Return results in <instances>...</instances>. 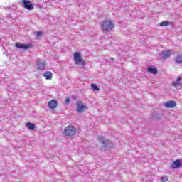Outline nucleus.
I'll use <instances>...</instances> for the list:
<instances>
[{"mask_svg":"<svg viewBox=\"0 0 182 182\" xmlns=\"http://www.w3.org/2000/svg\"><path fill=\"white\" fill-rule=\"evenodd\" d=\"M18 18V11L11 10L10 11L9 15L7 18H5L0 15V23H8L7 21H15Z\"/></svg>","mask_w":182,"mask_h":182,"instance_id":"1","label":"nucleus"},{"mask_svg":"<svg viewBox=\"0 0 182 182\" xmlns=\"http://www.w3.org/2000/svg\"><path fill=\"white\" fill-rule=\"evenodd\" d=\"M76 132H77V130L76 129L75 126L72 124L67 126L64 129V134L65 136H68V137H72V136H75V134H76Z\"/></svg>","mask_w":182,"mask_h":182,"instance_id":"2","label":"nucleus"},{"mask_svg":"<svg viewBox=\"0 0 182 182\" xmlns=\"http://www.w3.org/2000/svg\"><path fill=\"white\" fill-rule=\"evenodd\" d=\"M85 110H87V107L82 101H78L77 104V112L78 113H82Z\"/></svg>","mask_w":182,"mask_h":182,"instance_id":"3","label":"nucleus"},{"mask_svg":"<svg viewBox=\"0 0 182 182\" xmlns=\"http://www.w3.org/2000/svg\"><path fill=\"white\" fill-rule=\"evenodd\" d=\"M100 141H101V143H102V144H103L104 147H105V149L112 147V142L109 139H105L104 136H101L100 137Z\"/></svg>","mask_w":182,"mask_h":182,"instance_id":"4","label":"nucleus"},{"mask_svg":"<svg viewBox=\"0 0 182 182\" xmlns=\"http://www.w3.org/2000/svg\"><path fill=\"white\" fill-rule=\"evenodd\" d=\"M114 28V24L113 23H102V29L104 32H110L112 29Z\"/></svg>","mask_w":182,"mask_h":182,"instance_id":"5","label":"nucleus"},{"mask_svg":"<svg viewBox=\"0 0 182 182\" xmlns=\"http://www.w3.org/2000/svg\"><path fill=\"white\" fill-rule=\"evenodd\" d=\"M32 43H28V44H23L21 43H16V47L18 48V49H24V50H26V49H31V48H33Z\"/></svg>","mask_w":182,"mask_h":182,"instance_id":"6","label":"nucleus"},{"mask_svg":"<svg viewBox=\"0 0 182 182\" xmlns=\"http://www.w3.org/2000/svg\"><path fill=\"white\" fill-rule=\"evenodd\" d=\"M74 60H75L76 65L79 63H82V65H85V61L82 60V57L80 55V53L75 52L74 53Z\"/></svg>","mask_w":182,"mask_h":182,"instance_id":"7","label":"nucleus"},{"mask_svg":"<svg viewBox=\"0 0 182 182\" xmlns=\"http://www.w3.org/2000/svg\"><path fill=\"white\" fill-rule=\"evenodd\" d=\"M22 4L23 7L28 11H32L33 9V4L28 0H22Z\"/></svg>","mask_w":182,"mask_h":182,"instance_id":"8","label":"nucleus"},{"mask_svg":"<svg viewBox=\"0 0 182 182\" xmlns=\"http://www.w3.org/2000/svg\"><path fill=\"white\" fill-rule=\"evenodd\" d=\"M36 65H37V69H39L40 70H43L46 67V62L38 59L36 61Z\"/></svg>","mask_w":182,"mask_h":182,"instance_id":"9","label":"nucleus"},{"mask_svg":"<svg viewBox=\"0 0 182 182\" xmlns=\"http://www.w3.org/2000/svg\"><path fill=\"white\" fill-rule=\"evenodd\" d=\"M171 53L170 50H164L161 53H159V56L161 59H167L170 58Z\"/></svg>","mask_w":182,"mask_h":182,"instance_id":"10","label":"nucleus"},{"mask_svg":"<svg viewBox=\"0 0 182 182\" xmlns=\"http://www.w3.org/2000/svg\"><path fill=\"white\" fill-rule=\"evenodd\" d=\"M181 167V161L180 159H177L173 163L171 164V168H180Z\"/></svg>","mask_w":182,"mask_h":182,"instance_id":"11","label":"nucleus"},{"mask_svg":"<svg viewBox=\"0 0 182 182\" xmlns=\"http://www.w3.org/2000/svg\"><path fill=\"white\" fill-rule=\"evenodd\" d=\"M43 76L46 77V80H52L53 74L50 71H46L43 73Z\"/></svg>","mask_w":182,"mask_h":182,"instance_id":"12","label":"nucleus"},{"mask_svg":"<svg viewBox=\"0 0 182 182\" xmlns=\"http://www.w3.org/2000/svg\"><path fill=\"white\" fill-rule=\"evenodd\" d=\"M56 106H58V100H52L48 102L50 109H55Z\"/></svg>","mask_w":182,"mask_h":182,"instance_id":"13","label":"nucleus"},{"mask_svg":"<svg viewBox=\"0 0 182 182\" xmlns=\"http://www.w3.org/2000/svg\"><path fill=\"white\" fill-rule=\"evenodd\" d=\"M180 82H181V77H178L176 81H173L172 82L173 86H174L175 87H178V86L180 87H181V84L180 83Z\"/></svg>","mask_w":182,"mask_h":182,"instance_id":"14","label":"nucleus"},{"mask_svg":"<svg viewBox=\"0 0 182 182\" xmlns=\"http://www.w3.org/2000/svg\"><path fill=\"white\" fill-rule=\"evenodd\" d=\"M165 106H166V107H168V108L175 107L176 102L173 101V100H171V101L167 102L166 103H165Z\"/></svg>","mask_w":182,"mask_h":182,"instance_id":"15","label":"nucleus"},{"mask_svg":"<svg viewBox=\"0 0 182 182\" xmlns=\"http://www.w3.org/2000/svg\"><path fill=\"white\" fill-rule=\"evenodd\" d=\"M147 72L151 73L152 75H157V69L153 67H149L147 68Z\"/></svg>","mask_w":182,"mask_h":182,"instance_id":"16","label":"nucleus"},{"mask_svg":"<svg viewBox=\"0 0 182 182\" xmlns=\"http://www.w3.org/2000/svg\"><path fill=\"white\" fill-rule=\"evenodd\" d=\"M26 127H27L28 130H35V124H33L32 122H27L26 124Z\"/></svg>","mask_w":182,"mask_h":182,"instance_id":"17","label":"nucleus"},{"mask_svg":"<svg viewBox=\"0 0 182 182\" xmlns=\"http://www.w3.org/2000/svg\"><path fill=\"white\" fill-rule=\"evenodd\" d=\"M175 60L176 63H182V54H178Z\"/></svg>","mask_w":182,"mask_h":182,"instance_id":"18","label":"nucleus"},{"mask_svg":"<svg viewBox=\"0 0 182 182\" xmlns=\"http://www.w3.org/2000/svg\"><path fill=\"white\" fill-rule=\"evenodd\" d=\"M91 87H92V89H93V90H95V91L99 90V87H97V86L96 85V84H91Z\"/></svg>","mask_w":182,"mask_h":182,"instance_id":"19","label":"nucleus"},{"mask_svg":"<svg viewBox=\"0 0 182 182\" xmlns=\"http://www.w3.org/2000/svg\"><path fill=\"white\" fill-rule=\"evenodd\" d=\"M36 38H41V36H42V35H43V33H42V31H37L36 33Z\"/></svg>","mask_w":182,"mask_h":182,"instance_id":"20","label":"nucleus"},{"mask_svg":"<svg viewBox=\"0 0 182 182\" xmlns=\"http://www.w3.org/2000/svg\"><path fill=\"white\" fill-rule=\"evenodd\" d=\"M168 180V177H167V176H162L161 178V182H166V181H167Z\"/></svg>","mask_w":182,"mask_h":182,"instance_id":"21","label":"nucleus"},{"mask_svg":"<svg viewBox=\"0 0 182 182\" xmlns=\"http://www.w3.org/2000/svg\"><path fill=\"white\" fill-rule=\"evenodd\" d=\"M102 23H113L111 19L105 20L102 22Z\"/></svg>","mask_w":182,"mask_h":182,"instance_id":"22","label":"nucleus"},{"mask_svg":"<svg viewBox=\"0 0 182 182\" xmlns=\"http://www.w3.org/2000/svg\"><path fill=\"white\" fill-rule=\"evenodd\" d=\"M4 9H9L11 10L12 8H15V6H4L3 7Z\"/></svg>","mask_w":182,"mask_h":182,"instance_id":"23","label":"nucleus"},{"mask_svg":"<svg viewBox=\"0 0 182 182\" xmlns=\"http://www.w3.org/2000/svg\"><path fill=\"white\" fill-rule=\"evenodd\" d=\"M36 8H39V9H42L43 8V6L41 4H36Z\"/></svg>","mask_w":182,"mask_h":182,"instance_id":"24","label":"nucleus"},{"mask_svg":"<svg viewBox=\"0 0 182 182\" xmlns=\"http://www.w3.org/2000/svg\"><path fill=\"white\" fill-rule=\"evenodd\" d=\"M160 23H173V22H169L168 21H164L161 22Z\"/></svg>","mask_w":182,"mask_h":182,"instance_id":"25","label":"nucleus"},{"mask_svg":"<svg viewBox=\"0 0 182 182\" xmlns=\"http://www.w3.org/2000/svg\"><path fill=\"white\" fill-rule=\"evenodd\" d=\"M168 23H160V26H167Z\"/></svg>","mask_w":182,"mask_h":182,"instance_id":"26","label":"nucleus"},{"mask_svg":"<svg viewBox=\"0 0 182 182\" xmlns=\"http://www.w3.org/2000/svg\"><path fill=\"white\" fill-rule=\"evenodd\" d=\"M69 102H70V99L67 98V99L65 100V103H66V105H68V104L69 103Z\"/></svg>","mask_w":182,"mask_h":182,"instance_id":"27","label":"nucleus"},{"mask_svg":"<svg viewBox=\"0 0 182 182\" xmlns=\"http://www.w3.org/2000/svg\"><path fill=\"white\" fill-rule=\"evenodd\" d=\"M110 60H112V62L114 61V58H111Z\"/></svg>","mask_w":182,"mask_h":182,"instance_id":"28","label":"nucleus"},{"mask_svg":"<svg viewBox=\"0 0 182 182\" xmlns=\"http://www.w3.org/2000/svg\"><path fill=\"white\" fill-rule=\"evenodd\" d=\"M0 42H1V39H0Z\"/></svg>","mask_w":182,"mask_h":182,"instance_id":"29","label":"nucleus"}]
</instances>
